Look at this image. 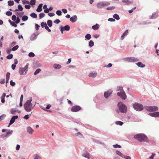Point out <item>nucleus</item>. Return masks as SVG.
<instances>
[{"instance_id":"f257e3e1","label":"nucleus","mask_w":159,"mask_h":159,"mask_svg":"<svg viewBox=\"0 0 159 159\" xmlns=\"http://www.w3.org/2000/svg\"><path fill=\"white\" fill-rule=\"evenodd\" d=\"M134 138L140 142H148V140L146 136L142 134H138L135 135Z\"/></svg>"},{"instance_id":"f03ea898","label":"nucleus","mask_w":159,"mask_h":159,"mask_svg":"<svg viewBox=\"0 0 159 159\" xmlns=\"http://www.w3.org/2000/svg\"><path fill=\"white\" fill-rule=\"evenodd\" d=\"M32 100L31 98L29 100H27L24 104V107L25 110L27 112L31 111L33 109L34 106H33L31 103Z\"/></svg>"},{"instance_id":"7ed1b4c3","label":"nucleus","mask_w":159,"mask_h":159,"mask_svg":"<svg viewBox=\"0 0 159 159\" xmlns=\"http://www.w3.org/2000/svg\"><path fill=\"white\" fill-rule=\"evenodd\" d=\"M117 91V94L118 96L120 97L124 100L126 99V95L122 87H118Z\"/></svg>"},{"instance_id":"20e7f679","label":"nucleus","mask_w":159,"mask_h":159,"mask_svg":"<svg viewBox=\"0 0 159 159\" xmlns=\"http://www.w3.org/2000/svg\"><path fill=\"white\" fill-rule=\"evenodd\" d=\"M120 111L122 113H125L127 111V107L122 102H119L118 104Z\"/></svg>"},{"instance_id":"39448f33","label":"nucleus","mask_w":159,"mask_h":159,"mask_svg":"<svg viewBox=\"0 0 159 159\" xmlns=\"http://www.w3.org/2000/svg\"><path fill=\"white\" fill-rule=\"evenodd\" d=\"M133 107L137 111H141L143 109V106L139 103H136L133 105Z\"/></svg>"},{"instance_id":"423d86ee","label":"nucleus","mask_w":159,"mask_h":159,"mask_svg":"<svg viewBox=\"0 0 159 159\" xmlns=\"http://www.w3.org/2000/svg\"><path fill=\"white\" fill-rule=\"evenodd\" d=\"M145 109L150 112L155 111L158 110V107L156 106H146L145 107Z\"/></svg>"},{"instance_id":"0eeeda50","label":"nucleus","mask_w":159,"mask_h":159,"mask_svg":"<svg viewBox=\"0 0 159 159\" xmlns=\"http://www.w3.org/2000/svg\"><path fill=\"white\" fill-rule=\"evenodd\" d=\"M110 3L108 2H102L97 3V7L99 8H102V7L109 5Z\"/></svg>"},{"instance_id":"6e6552de","label":"nucleus","mask_w":159,"mask_h":159,"mask_svg":"<svg viewBox=\"0 0 159 159\" xmlns=\"http://www.w3.org/2000/svg\"><path fill=\"white\" fill-rule=\"evenodd\" d=\"M81 109V108L79 106H75L72 107L71 110L72 112H76L78 111Z\"/></svg>"},{"instance_id":"1a4fd4ad","label":"nucleus","mask_w":159,"mask_h":159,"mask_svg":"<svg viewBox=\"0 0 159 159\" xmlns=\"http://www.w3.org/2000/svg\"><path fill=\"white\" fill-rule=\"evenodd\" d=\"M70 29V27L68 25H65L64 27L61 26L60 30L62 34L63 33V31L65 30L69 31Z\"/></svg>"},{"instance_id":"9d476101","label":"nucleus","mask_w":159,"mask_h":159,"mask_svg":"<svg viewBox=\"0 0 159 159\" xmlns=\"http://www.w3.org/2000/svg\"><path fill=\"white\" fill-rule=\"evenodd\" d=\"M148 115L153 117H159V112L149 113Z\"/></svg>"},{"instance_id":"9b49d317","label":"nucleus","mask_w":159,"mask_h":159,"mask_svg":"<svg viewBox=\"0 0 159 159\" xmlns=\"http://www.w3.org/2000/svg\"><path fill=\"white\" fill-rule=\"evenodd\" d=\"M127 59L128 61L131 62H136L139 61L138 58L132 57H129L127 58Z\"/></svg>"},{"instance_id":"f8f14e48","label":"nucleus","mask_w":159,"mask_h":159,"mask_svg":"<svg viewBox=\"0 0 159 159\" xmlns=\"http://www.w3.org/2000/svg\"><path fill=\"white\" fill-rule=\"evenodd\" d=\"M112 92L111 90H108L104 93V96L105 98H108L111 94Z\"/></svg>"},{"instance_id":"ddd939ff","label":"nucleus","mask_w":159,"mask_h":159,"mask_svg":"<svg viewBox=\"0 0 159 159\" xmlns=\"http://www.w3.org/2000/svg\"><path fill=\"white\" fill-rule=\"evenodd\" d=\"M27 132L30 134H32L34 132V130L30 126L27 128Z\"/></svg>"},{"instance_id":"4468645a","label":"nucleus","mask_w":159,"mask_h":159,"mask_svg":"<svg viewBox=\"0 0 159 159\" xmlns=\"http://www.w3.org/2000/svg\"><path fill=\"white\" fill-rule=\"evenodd\" d=\"M18 116H13L11 118L10 122V125H11L15 122L16 119L18 118Z\"/></svg>"},{"instance_id":"2eb2a0df","label":"nucleus","mask_w":159,"mask_h":159,"mask_svg":"<svg viewBox=\"0 0 159 159\" xmlns=\"http://www.w3.org/2000/svg\"><path fill=\"white\" fill-rule=\"evenodd\" d=\"M43 6V4H40L38 7V8L36 9V11L37 12H40L42 11V7Z\"/></svg>"},{"instance_id":"dca6fc26","label":"nucleus","mask_w":159,"mask_h":159,"mask_svg":"<svg viewBox=\"0 0 159 159\" xmlns=\"http://www.w3.org/2000/svg\"><path fill=\"white\" fill-rule=\"evenodd\" d=\"M77 19V17L76 16H74L70 18V20L72 22H75Z\"/></svg>"},{"instance_id":"f3484780","label":"nucleus","mask_w":159,"mask_h":159,"mask_svg":"<svg viewBox=\"0 0 159 159\" xmlns=\"http://www.w3.org/2000/svg\"><path fill=\"white\" fill-rule=\"evenodd\" d=\"M83 156L87 158H90V155L89 153L87 152H85L83 154Z\"/></svg>"},{"instance_id":"a211bd4d","label":"nucleus","mask_w":159,"mask_h":159,"mask_svg":"<svg viewBox=\"0 0 159 159\" xmlns=\"http://www.w3.org/2000/svg\"><path fill=\"white\" fill-rule=\"evenodd\" d=\"M99 25L98 24H96V25L92 26V28L94 30H97L99 29Z\"/></svg>"},{"instance_id":"6ab92c4d","label":"nucleus","mask_w":159,"mask_h":159,"mask_svg":"<svg viewBox=\"0 0 159 159\" xmlns=\"http://www.w3.org/2000/svg\"><path fill=\"white\" fill-rule=\"evenodd\" d=\"M97 73L93 72L89 74V76L90 77H95L97 75Z\"/></svg>"},{"instance_id":"aec40b11","label":"nucleus","mask_w":159,"mask_h":159,"mask_svg":"<svg viewBox=\"0 0 159 159\" xmlns=\"http://www.w3.org/2000/svg\"><path fill=\"white\" fill-rule=\"evenodd\" d=\"M25 71L23 68L20 67L19 70V73L20 75H22L23 74V73Z\"/></svg>"},{"instance_id":"412c9836","label":"nucleus","mask_w":159,"mask_h":159,"mask_svg":"<svg viewBox=\"0 0 159 159\" xmlns=\"http://www.w3.org/2000/svg\"><path fill=\"white\" fill-rule=\"evenodd\" d=\"M75 135L78 137L80 138H84L83 135L81 134L80 132H78L75 134Z\"/></svg>"},{"instance_id":"4be33fe9","label":"nucleus","mask_w":159,"mask_h":159,"mask_svg":"<svg viewBox=\"0 0 159 159\" xmlns=\"http://www.w3.org/2000/svg\"><path fill=\"white\" fill-rule=\"evenodd\" d=\"M137 66L141 67H144L145 66V65L143 64L141 62H139L137 64Z\"/></svg>"},{"instance_id":"5701e85b","label":"nucleus","mask_w":159,"mask_h":159,"mask_svg":"<svg viewBox=\"0 0 159 159\" xmlns=\"http://www.w3.org/2000/svg\"><path fill=\"white\" fill-rule=\"evenodd\" d=\"M53 67L55 69H59L61 68V66L58 64H55L53 65Z\"/></svg>"},{"instance_id":"b1692460","label":"nucleus","mask_w":159,"mask_h":159,"mask_svg":"<svg viewBox=\"0 0 159 159\" xmlns=\"http://www.w3.org/2000/svg\"><path fill=\"white\" fill-rule=\"evenodd\" d=\"M91 36L90 34H87L85 36V38L87 40H89L91 39Z\"/></svg>"},{"instance_id":"393cba45","label":"nucleus","mask_w":159,"mask_h":159,"mask_svg":"<svg viewBox=\"0 0 159 159\" xmlns=\"http://www.w3.org/2000/svg\"><path fill=\"white\" fill-rule=\"evenodd\" d=\"M113 17L117 20H118L120 19L119 16L116 14H114L113 16Z\"/></svg>"},{"instance_id":"a878e982","label":"nucleus","mask_w":159,"mask_h":159,"mask_svg":"<svg viewBox=\"0 0 159 159\" xmlns=\"http://www.w3.org/2000/svg\"><path fill=\"white\" fill-rule=\"evenodd\" d=\"M47 24L48 26L49 27H51L52 25V21L51 20H48Z\"/></svg>"},{"instance_id":"bb28decb","label":"nucleus","mask_w":159,"mask_h":159,"mask_svg":"<svg viewBox=\"0 0 159 159\" xmlns=\"http://www.w3.org/2000/svg\"><path fill=\"white\" fill-rule=\"evenodd\" d=\"M94 43L92 40H90L89 43V46L90 47H92L94 45Z\"/></svg>"},{"instance_id":"cd10ccee","label":"nucleus","mask_w":159,"mask_h":159,"mask_svg":"<svg viewBox=\"0 0 159 159\" xmlns=\"http://www.w3.org/2000/svg\"><path fill=\"white\" fill-rule=\"evenodd\" d=\"M30 16L31 17L34 18H36L37 16V14L34 12L31 14Z\"/></svg>"},{"instance_id":"c85d7f7f","label":"nucleus","mask_w":159,"mask_h":159,"mask_svg":"<svg viewBox=\"0 0 159 159\" xmlns=\"http://www.w3.org/2000/svg\"><path fill=\"white\" fill-rule=\"evenodd\" d=\"M8 5L12 6L14 5V2L13 1H9L8 2Z\"/></svg>"},{"instance_id":"c756f323","label":"nucleus","mask_w":159,"mask_h":159,"mask_svg":"<svg viewBox=\"0 0 159 159\" xmlns=\"http://www.w3.org/2000/svg\"><path fill=\"white\" fill-rule=\"evenodd\" d=\"M28 19V17L27 16H24L22 18V20L23 21L27 20Z\"/></svg>"},{"instance_id":"7c9ffc66","label":"nucleus","mask_w":159,"mask_h":159,"mask_svg":"<svg viewBox=\"0 0 159 159\" xmlns=\"http://www.w3.org/2000/svg\"><path fill=\"white\" fill-rule=\"evenodd\" d=\"M116 153L117 155H119L121 157H123V156H124L123 154L121 153L119 151H116Z\"/></svg>"},{"instance_id":"2f4dec72","label":"nucleus","mask_w":159,"mask_h":159,"mask_svg":"<svg viewBox=\"0 0 159 159\" xmlns=\"http://www.w3.org/2000/svg\"><path fill=\"white\" fill-rule=\"evenodd\" d=\"M6 116V115L5 114H2L0 116V121L3 120Z\"/></svg>"},{"instance_id":"473e14b6","label":"nucleus","mask_w":159,"mask_h":159,"mask_svg":"<svg viewBox=\"0 0 159 159\" xmlns=\"http://www.w3.org/2000/svg\"><path fill=\"white\" fill-rule=\"evenodd\" d=\"M12 130H10L7 132L6 136H8L9 135L11 134L12 133Z\"/></svg>"},{"instance_id":"72a5a7b5","label":"nucleus","mask_w":159,"mask_h":159,"mask_svg":"<svg viewBox=\"0 0 159 159\" xmlns=\"http://www.w3.org/2000/svg\"><path fill=\"white\" fill-rule=\"evenodd\" d=\"M19 48V46L17 45H16L14 47L11 49L12 50L15 51L18 49Z\"/></svg>"},{"instance_id":"f704fd0d","label":"nucleus","mask_w":159,"mask_h":159,"mask_svg":"<svg viewBox=\"0 0 159 159\" xmlns=\"http://www.w3.org/2000/svg\"><path fill=\"white\" fill-rule=\"evenodd\" d=\"M41 70L40 69H37L34 73V75H36L39 73L41 71Z\"/></svg>"},{"instance_id":"c9c22d12","label":"nucleus","mask_w":159,"mask_h":159,"mask_svg":"<svg viewBox=\"0 0 159 159\" xmlns=\"http://www.w3.org/2000/svg\"><path fill=\"white\" fill-rule=\"evenodd\" d=\"M36 2V0H31L30 4L31 5H34Z\"/></svg>"},{"instance_id":"e433bc0d","label":"nucleus","mask_w":159,"mask_h":159,"mask_svg":"<svg viewBox=\"0 0 159 159\" xmlns=\"http://www.w3.org/2000/svg\"><path fill=\"white\" fill-rule=\"evenodd\" d=\"M44 16H45V14L44 13H40L39 15V19H41L42 18H43V17H44Z\"/></svg>"},{"instance_id":"4c0bfd02","label":"nucleus","mask_w":159,"mask_h":159,"mask_svg":"<svg viewBox=\"0 0 159 159\" xmlns=\"http://www.w3.org/2000/svg\"><path fill=\"white\" fill-rule=\"evenodd\" d=\"M116 124L117 125H122L123 124V122L120 121H117L116 122Z\"/></svg>"},{"instance_id":"58836bf2","label":"nucleus","mask_w":159,"mask_h":159,"mask_svg":"<svg viewBox=\"0 0 159 159\" xmlns=\"http://www.w3.org/2000/svg\"><path fill=\"white\" fill-rule=\"evenodd\" d=\"M13 56L12 54H10L7 57V58L8 59H11L13 57Z\"/></svg>"},{"instance_id":"ea45409f","label":"nucleus","mask_w":159,"mask_h":159,"mask_svg":"<svg viewBox=\"0 0 159 159\" xmlns=\"http://www.w3.org/2000/svg\"><path fill=\"white\" fill-rule=\"evenodd\" d=\"M34 159H42V158L40 157L39 156L37 155H34Z\"/></svg>"},{"instance_id":"a19ab883","label":"nucleus","mask_w":159,"mask_h":159,"mask_svg":"<svg viewBox=\"0 0 159 159\" xmlns=\"http://www.w3.org/2000/svg\"><path fill=\"white\" fill-rule=\"evenodd\" d=\"M16 111L14 109H12L11 110V112L12 114H15Z\"/></svg>"},{"instance_id":"79ce46f5","label":"nucleus","mask_w":159,"mask_h":159,"mask_svg":"<svg viewBox=\"0 0 159 159\" xmlns=\"http://www.w3.org/2000/svg\"><path fill=\"white\" fill-rule=\"evenodd\" d=\"M44 27L45 29L47 30L49 32H50L51 31V30L50 29L49 27L47 26V24H45V25L44 26Z\"/></svg>"},{"instance_id":"37998d69","label":"nucleus","mask_w":159,"mask_h":159,"mask_svg":"<svg viewBox=\"0 0 159 159\" xmlns=\"http://www.w3.org/2000/svg\"><path fill=\"white\" fill-rule=\"evenodd\" d=\"M29 56L30 57H33L35 56V55L34 53L31 52L29 54Z\"/></svg>"},{"instance_id":"c03bdc74","label":"nucleus","mask_w":159,"mask_h":159,"mask_svg":"<svg viewBox=\"0 0 159 159\" xmlns=\"http://www.w3.org/2000/svg\"><path fill=\"white\" fill-rule=\"evenodd\" d=\"M61 11L60 10H57L56 11V14L58 16L61 15Z\"/></svg>"},{"instance_id":"a18cd8bd","label":"nucleus","mask_w":159,"mask_h":159,"mask_svg":"<svg viewBox=\"0 0 159 159\" xmlns=\"http://www.w3.org/2000/svg\"><path fill=\"white\" fill-rule=\"evenodd\" d=\"M18 10L20 11H22L23 10V8L20 5H19L18 6Z\"/></svg>"},{"instance_id":"49530a36","label":"nucleus","mask_w":159,"mask_h":159,"mask_svg":"<svg viewBox=\"0 0 159 159\" xmlns=\"http://www.w3.org/2000/svg\"><path fill=\"white\" fill-rule=\"evenodd\" d=\"M6 15L8 16H11L12 14V13L10 11H7L6 12Z\"/></svg>"},{"instance_id":"de8ad7c7","label":"nucleus","mask_w":159,"mask_h":159,"mask_svg":"<svg viewBox=\"0 0 159 159\" xmlns=\"http://www.w3.org/2000/svg\"><path fill=\"white\" fill-rule=\"evenodd\" d=\"M11 24L13 26H14L15 27H17L16 24L14 22H11Z\"/></svg>"},{"instance_id":"09e8293b","label":"nucleus","mask_w":159,"mask_h":159,"mask_svg":"<svg viewBox=\"0 0 159 159\" xmlns=\"http://www.w3.org/2000/svg\"><path fill=\"white\" fill-rule=\"evenodd\" d=\"M10 73L9 72H8L6 74V79H7L8 80H9L10 78Z\"/></svg>"},{"instance_id":"8fccbe9b","label":"nucleus","mask_w":159,"mask_h":159,"mask_svg":"<svg viewBox=\"0 0 159 159\" xmlns=\"http://www.w3.org/2000/svg\"><path fill=\"white\" fill-rule=\"evenodd\" d=\"M113 146L114 148H121V147L120 145H119L117 144H116V145H113Z\"/></svg>"},{"instance_id":"3c124183","label":"nucleus","mask_w":159,"mask_h":159,"mask_svg":"<svg viewBox=\"0 0 159 159\" xmlns=\"http://www.w3.org/2000/svg\"><path fill=\"white\" fill-rule=\"evenodd\" d=\"M123 158H125V159H131L130 157L127 156H124Z\"/></svg>"},{"instance_id":"603ef678","label":"nucleus","mask_w":159,"mask_h":159,"mask_svg":"<svg viewBox=\"0 0 159 159\" xmlns=\"http://www.w3.org/2000/svg\"><path fill=\"white\" fill-rule=\"evenodd\" d=\"M10 85L12 86H13L15 85V83L13 82L12 80L10 81Z\"/></svg>"},{"instance_id":"864d4df0","label":"nucleus","mask_w":159,"mask_h":159,"mask_svg":"<svg viewBox=\"0 0 159 159\" xmlns=\"http://www.w3.org/2000/svg\"><path fill=\"white\" fill-rule=\"evenodd\" d=\"M115 8V7H107V10H112L114 9Z\"/></svg>"},{"instance_id":"5fc2aeb1","label":"nucleus","mask_w":159,"mask_h":159,"mask_svg":"<svg viewBox=\"0 0 159 159\" xmlns=\"http://www.w3.org/2000/svg\"><path fill=\"white\" fill-rule=\"evenodd\" d=\"M17 14L18 15L20 16V17L22 15H23L24 14V12H17Z\"/></svg>"},{"instance_id":"6e6d98bb","label":"nucleus","mask_w":159,"mask_h":159,"mask_svg":"<svg viewBox=\"0 0 159 159\" xmlns=\"http://www.w3.org/2000/svg\"><path fill=\"white\" fill-rule=\"evenodd\" d=\"M35 29L37 30H38L39 29V28L40 27L39 25H38L37 24H36L35 25Z\"/></svg>"},{"instance_id":"4d7b16f0","label":"nucleus","mask_w":159,"mask_h":159,"mask_svg":"<svg viewBox=\"0 0 159 159\" xmlns=\"http://www.w3.org/2000/svg\"><path fill=\"white\" fill-rule=\"evenodd\" d=\"M29 116H30V115H26L25 116H24V118L25 119H26V120H27L29 118Z\"/></svg>"},{"instance_id":"13d9d810","label":"nucleus","mask_w":159,"mask_h":159,"mask_svg":"<svg viewBox=\"0 0 159 159\" xmlns=\"http://www.w3.org/2000/svg\"><path fill=\"white\" fill-rule=\"evenodd\" d=\"M16 16L15 15H14L12 16V20L13 21H15L16 19Z\"/></svg>"},{"instance_id":"bf43d9fd","label":"nucleus","mask_w":159,"mask_h":159,"mask_svg":"<svg viewBox=\"0 0 159 159\" xmlns=\"http://www.w3.org/2000/svg\"><path fill=\"white\" fill-rule=\"evenodd\" d=\"M45 24H46V23H44L43 22H42L41 24V26L42 28H43L44 27V26L45 25Z\"/></svg>"},{"instance_id":"052dcab7","label":"nucleus","mask_w":159,"mask_h":159,"mask_svg":"<svg viewBox=\"0 0 159 159\" xmlns=\"http://www.w3.org/2000/svg\"><path fill=\"white\" fill-rule=\"evenodd\" d=\"M20 19H19L18 17H17L16 18V24H18V23H19V22H20Z\"/></svg>"},{"instance_id":"680f3d73","label":"nucleus","mask_w":159,"mask_h":159,"mask_svg":"<svg viewBox=\"0 0 159 159\" xmlns=\"http://www.w3.org/2000/svg\"><path fill=\"white\" fill-rule=\"evenodd\" d=\"M136 8V7H134V8H133L132 9H131V10H129V13H131L133 11L135 10Z\"/></svg>"},{"instance_id":"e2e57ef3","label":"nucleus","mask_w":159,"mask_h":159,"mask_svg":"<svg viewBox=\"0 0 159 159\" xmlns=\"http://www.w3.org/2000/svg\"><path fill=\"white\" fill-rule=\"evenodd\" d=\"M112 65L111 63H109L107 66H104V67L109 68L111 67Z\"/></svg>"},{"instance_id":"0e129e2a","label":"nucleus","mask_w":159,"mask_h":159,"mask_svg":"<svg viewBox=\"0 0 159 159\" xmlns=\"http://www.w3.org/2000/svg\"><path fill=\"white\" fill-rule=\"evenodd\" d=\"M60 20L59 19H56L54 21V23L56 24H58L60 23Z\"/></svg>"},{"instance_id":"69168bd1","label":"nucleus","mask_w":159,"mask_h":159,"mask_svg":"<svg viewBox=\"0 0 159 159\" xmlns=\"http://www.w3.org/2000/svg\"><path fill=\"white\" fill-rule=\"evenodd\" d=\"M48 15L50 17L53 16H54L55 14L53 13H50L48 14Z\"/></svg>"},{"instance_id":"338daca9","label":"nucleus","mask_w":159,"mask_h":159,"mask_svg":"<svg viewBox=\"0 0 159 159\" xmlns=\"http://www.w3.org/2000/svg\"><path fill=\"white\" fill-rule=\"evenodd\" d=\"M16 66L15 64H12L11 65V68L13 70H14L15 69Z\"/></svg>"},{"instance_id":"774afa93","label":"nucleus","mask_w":159,"mask_h":159,"mask_svg":"<svg viewBox=\"0 0 159 159\" xmlns=\"http://www.w3.org/2000/svg\"><path fill=\"white\" fill-rule=\"evenodd\" d=\"M49 10L48 8H46L44 10V12L45 13H48L49 12Z\"/></svg>"}]
</instances>
